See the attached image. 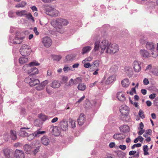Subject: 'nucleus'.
Instances as JSON below:
<instances>
[{"instance_id": "nucleus-60", "label": "nucleus", "mask_w": 158, "mask_h": 158, "mask_svg": "<svg viewBox=\"0 0 158 158\" xmlns=\"http://www.w3.org/2000/svg\"><path fill=\"white\" fill-rule=\"evenodd\" d=\"M20 3L22 6V8L24 7L27 4V3L24 1H22Z\"/></svg>"}, {"instance_id": "nucleus-43", "label": "nucleus", "mask_w": 158, "mask_h": 158, "mask_svg": "<svg viewBox=\"0 0 158 158\" xmlns=\"http://www.w3.org/2000/svg\"><path fill=\"white\" fill-rule=\"evenodd\" d=\"M99 69L98 68H94V69H92V68H90V71H94L95 70V71H94L93 73V75H97L98 74V71H99Z\"/></svg>"}, {"instance_id": "nucleus-5", "label": "nucleus", "mask_w": 158, "mask_h": 158, "mask_svg": "<svg viewBox=\"0 0 158 158\" xmlns=\"http://www.w3.org/2000/svg\"><path fill=\"white\" fill-rule=\"evenodd\" d=\"M45 13L51 17H57L60 15V12L55 8L50 6H48L45 9Z\"/></svg>"}, {"instance_id": "nucleus-12", "label": "nucleus", "mask_w": 158, "mask_h": 158, "mask_svg": "<svg viewBox=\"0 0 158 158\" xmlns=\"http://www.w3.org/2000/svg\"><path fill=\"white\" fill-rule=\"evenodd\" d=\"M42 42L44 46L46 48H49L52 44V41L50 38L46 36L42 39Z\"/></svg>"}, {"instance_id": "nucleus-17", "label": "nucleus", "mask_w": 158, "mask_h": 158, "mask_svg": "<svg viewBox=\"0 0 158 158\" xmlns=\"http://www.w3.org/2000/svg\"><path fill=\"white\" fill-rule=\"evenodd\" d=\"M40 142L39 141H34L32 142V145L36 147V148L34 149L33 151V153L35 155L39 150L40 146H39Z\"/></svg>"}, {"instance_id": "nucleus-20", "label": "nucleus", "mask_w": 158, "mask_h": 158, "mask_svg": "<svg viewBox=\"0 0 158 158\" xmlns=\"http://www.w3.org/2000/svg\"><path fill=\"white\" fill-rule=\"evenodd\" d=\"M61 85V83L57 80L52 81L51 84V87L53 89H57L60 87Z\"/></svg>"}, {"instance_id": "nucleus-38", "label": "nucleus", "mask_w": 158, "mask_h": 158, "mask_svg": "<svg viewBox=\"0 0 158 158\" xmlns=\"http://www.w3.org/2000/svg\"><path fill=\"white\" fill-rule=\"evenodd\" d=\"M19 135L21 136H26L28 135V133L24 131L21 130L19 132Z\"/></svg>"}, {"instance_id": "nucleus-2", "label": "nucleus", "mask_w": 158, "mask_h": 158, "mask_svg": "<svg viewBox=\"0 0 158 158\" xmlns=\"http://www.w3.org/2000/svg\"><path fill=\"white\" fill-rule=\"evenodd\" d=\"M110 44L108 41L106 40L102 41L100 43L99 40H97L94 43V50L95 51H99L101 53H103L105 51L106 53V50L108 49Z\"/></svg>"}, {"instance_id": "nucleus-52", "label": "nucleus", "mask_w": 158, "mask_h": 158, "mask_svg": "<svg viewBox=\"0 0 158 158\" xmlns=\"http://www.w3.org/2000/svg\"><path fill=\"white\" fill-rule=\"evenodd\" d=\"M139 41L141 44H144L146 42V39L145 37H144L143 39H140Z\"/></svg>"}, {"instance_id": "nucleus-33", "label": "nucleus", "mask_w": 158, "mask_h": 158, "mask_svg": "<svg viewBox=\"0 0 158 158\" xmlns=\"http://www.w3.org/2000/svg\"><path fill=\"white\" fill-rule=\"evenodd\" d=\"M76 57V56L74 55H68L66 56V59L67 61H72L74 60Z\"/></svg>"}, {"instance_id": "nucleus-28", "label": "nucleus", "mask_w": 158, "mask_h": 158, "mask_svg": "<svg viewBox=\"0 0 158 158\" xmlns=\"http://www.w3.org/2000/svg\"><path fill=\"white\" fill-rule=\"evenodd\" d=\"M115 80V77L114 75L111 76L109 77L106 81V83L109 84Z\"/></svg>"}, {"instance_id": "nucleus-22", "label": "nucleus", "mask_w": 158, "mask_h": 158, "mask_svg": "<svg viewBox=\"0 0 158 158\" xmlns=\"http://www.w3.org/2000/svg\"><path fill=\"white\" fill-rule=\"evenodd\" d=\"M41 142L43 144L46 146L49 144L50 140L47 137L44 136L41 138Z\"/></svg>"}, {"instance_id": "nucleus-37", "label": "nucleus", "mask_w": 158, "mask_h": 158, "mask_svg": "<svg viewBox=\"0 0 158 158\" xmlns=\"http://www.w3.org/2000/svg\"><path fill=\"white\" fill-rule=\"evenodd\" d=\"M118 69V67L116 65H113L111 66L110 69V71L112 72H115Z\"/></svg>"}, {"instance_id": "nucleus-7", "label": "nucleus", "mask_w": 158, "mask_h": 158, "mask_svg": "<svg viewBox=\"0 0 158 158\" xmlns=\"http://www.w3.org/2000/svg\"><path fill=\"white\" fill-rule=\"evenodd\" d=\"M24 81L26 83L29 84L30 86H34L40 83L39 80L35 78L31 75H30L26 78Z\"/></svg>"}, {"instance_id": "nucleus-34", "label": "nucleus", "mask_w": 158, "mask_h": 158, "mask_svg": "<svg viewBox=\"0 0 158 158\" xmlns=\"http://www.w3.org/2000/svg\"><path fill=\"white\" fill-rule=\"evenodd\" d=\"M26 17L27 19L31 21L33 23L35 22L34 18L31 13H29L28 14L27 13Z\"/></svg>"}, {"instance_id": "nucleus-14", "label": "nucleus", "mask_w": 158, "mask_h": 158, "mask_svg": "<svg viewBox=\"0 0 158 158\" xmlns=\"http://www.w3.org/2000/svg\"><path fill=\"white\" fill-rule=\"evenodd\" d=\"M14 156L16 158H24L25 154L23 151L22 150L16 149L15 152Z\"/></svg>"}, {"instance_id": "nucleus-44", "label": "nucleus", "mask_w": 158, "mask_h": 158, "mask_svg": "<svg viewBox=\"0 0 158 158\" xmlns=\"http://www.w3.org/2000/svg\"><path fill=\"white\" fill-rule=\"evenodd\" d=\"M34 124V125L37 127H40L41 125L40 121L38 119H36L35 121Z\"/></svg>"}, {"instance_id": "nucleus-51", "label": "nucleus", "mask_w": 158, "mask_h": 158, "mask_svg": "<svg viewBox=\"0 0 158 158\" xmlns=\"http://www.w3.org/2000/svg\"><path fill=\"white\" fill-rule=\"evenodd\" d=\"M81 81L82 80L81 79V78L79 77H77L74 80V81L75 82V84H77L79 82H81Z\"/></svg>"}, {"instance_id": "nucleus-10", "label": "nucleus", "mask_w": 158, "mask_h": 158, "mask_svg": "<svg viewBox=\"0 0 158 158\" xmlns=\"http://www.w3.org/2000/svg\"><path fill=\"white\" fill-rule=\"evenodd\" d=\"M45 133L44 131H40L39 130H37L34 133L30 134L27 137V139L31 140L34 139L35 137H39L41 135Z\"/></svg>"}, {"instance_id": "nucleus-21", "label": "nucleus", "mask_w": 158, "mask_h": 158, "mask_svg": "<svg viewBox=\"0 0 158 158\" xmlns=\"http://www.w3.org/2000/svg\"><path fill=\"white\" fill-rule=\"evenodd\" d=\"M121 84L123 87L125 88L127 87L130 84L129 80L127 78L124 79L122 81Z\"/></svg>"}, {"instance_id": "nucleus-39", "label": "nucleus", "mask_w": 158, "mask_h": 158, "mask_svg": "<svg viewBox=\"0 0 158 158\" xmlns=\"http://www.w3.org/2000/svg\"><path fill=\"white\" fill-rule=\"evenodd\" d=\"M152 132V131L150 129L146 130L145 134L143 135V136L145 138L147 137L148 135H151Z\"/></svg>"}, {"instance_id": "nucleus-49", "label": "nucleus", "mask_w": 158, "mask_h": 158, "mask_svg": "<svg viewBox=\"0 0 158 158\" xmlns=\"http://www.w3.org/2000/svg\"><path fill=\"white\" fill-rule=\"evenodd\" d=\"M84 67L85 68H90H90H92V65H91L90 63H84Z\"/></svg>"}, {"instance_id": "nucleus-27", "label": "nucleus", "mask_w": 158, "mask_h": 158, "mask_svg": "<svg viewBox=\"0 0 158 158\" xmlns=\"http://www.w3.org/2000/svg\"><path fill=\"white\" fill-rule=\"evenodd\" d=\"M11 151V150L8 148H6L3 150L4 155L6 158H9L10 157Z\"/></svg>"}, {"instance_id": "nucleus-6", "label": "nucleus", "mask_w": 158, "mask_h": 158, "mask_svg": "<svg viewBox=\"0 0 158 158\" xmlns=\"http://www.w3.org/2000/svg\"><path fill=\"white\" fill-rule=\"evenodd\" d=\"M61 128H74L76 127L75 121L71 118L69 119V123L65 119H63L60 123Z\"/></svg>"}, {"instance_id": "nucleus-48", "label": "nucleus", "mask_w": 158, "mask_h": 158, "mask_svg": "<svg viewBox=\"0 0 158 158\" xmlns=\"http://www.w3.org/2000/svg\"><path fill=\"white\" fill-rule=\"evenodd\" d=\"M92 60V58L91 57H89L85 58L82 61V63H85L88 61H90Z\"/></svg>"}, {"instance_id": "nucleus-8", "label": "nucleus", "mask_w": 158, "mask_h": 158, "mask_svg": "<svg viewBox=\"0 0 158 158\" xmlns=\"http://www.w3.org/2000/svg\"><path fill=\"white\" fill-rule=\"evenodd\" d=\"M30 47L27 45L23 44L20 48V52L23 56H27L29 55L31 52Z\"/></svg>"}, {"instance_id": "nucleus-23", "label": "nucleus", "mask_w": 158, "mask_h": 158, "mask_svg": "<svg viewBox=\"0 0 158 158\" xmlns=\"http://www.w3.org/2000/svg\"><path fill=\"white\" fill-rule=\"evenodd\" d=\"M10 134L12 140H15L16 139L17 136L15 131L14 130H11L10 131Z\"/></svg>"}, {"instance_id": "nucleus-31", "label": "nucleus", "mask_w": 158, "mask_h": 158, "mask_svg": "<svg viewBox=\"0 0 158 158\" xmlns=\"http://www.w3.org/2000/svg\"><path fill=\"white\" fill-rule=\"evenodd\" d=\"M28 61V59L27 57H22L19 58V62L20 64H23L26 63Z\"/></svg>"}, {"instance_id": "nucleus-3", "label": "nucleus", "mask_w": 158, "mask_h": 158, "mask_svg": "<svg viewBox=\"0 0 158 158\" xmlns=\"http://www.w3.org/2000/svg\"><path fill=\"white\" fill-rule=\"evenodd\" d=\"M39 65L40 64L37 61H33L28 64L24 65L23 68V69L24 70H26L29 74H31L30 75H35L38 74L39 71L37 68L33 66Z\"/></svg>"}, {"instance_id": "nucleus-29", "label": "nucleus", "mask_w": 158, "mask_h": 158, "mask_svg": "<svg viewBox=\"0 0 158 158\" xmlns=\"http://www.w3.org/2000/svg\"><path fill=\"white\" fill-rule=\"evenodd\" d=\"M27 12L26 10H22L20 11H18L16 12V15L19 16H26Z\"/></svg>"}, {"instance_id": "nucleus-25", "label": "nucleus", "mask_w": 158, "mask_h": 158, "mask_svg": "<svg viewBox=\"0 0 158 158\" xmlns=\"http://www.w3.org/2000/svg\"><path fill=\"white\" fill-rule=\"evenodd\" d=\"M92 48L90 46H87L83 47L82 48L81 53L84 55L89 52L91 50Z\"/></svg>"}, {"instance_id": "nucleus-13", "label": "nucleus", "mask_w": 158, "mask_h": 158, "mask_svg": "<svg viewBox=\"0 0 158 158\" xmlns=\"http://www.w3.org/2000/svg\"><path fill=\"white\" fill-rule=\"evenodd\" d=\"M133 68L135 72H139L141 71V67L140 62L137 61H134L132 65Z\"/></svg>"}, {"instance_id": "nucleus-55", "label": "nucleus", "mask_w": 158, "mask_h": 158, "mask_svg": "<svg viewBox=\"0 0 158 158\" xmlns=\"http://www.w3.org/2000/svg\"><path fill=\"white\" fill-rule=\"evenodd\" d=\"M48 83V81L47 80H45L42 82L41 84L43 85V87H44L45 85H46Z\"/></svg>"}, {"instance_id": "nucleus-56", "label": "nucleus", "mask_w": 158, "mask_h": 158, "mask_svg": "<svg viewBox=\"0 0 158 158\" xmlns=\"http://www.w3.org/2000/svg\"><path fill=\"white\" fill-rule=\"evenodd\" d=\"M34 32L36 35H39V32L37 31V28L36 27H35L33 29Z\"/></svg>"}, {"instance_id": "nucleus-59", "label": "nucleus", "mask_w": 158, "mask_h": 158, "mask_svg": "<svg viewBox=\"0 0 158 158\" xmlns=\"http://www.w3.org/2000/svg\"><path fill=\"white\" fill-rule=\"evenodd\" d=\"M143 84L145 85H147L149 84V81L148 79L147 78H145L143 80Z\"/></svg>"}, {"instance_id": "nucleus-41", "label": "nucleus", "mask_w": 158, "mask_h": 158, "mask_svg": "<svg viewBox=\"0 0 158 158\" xmlns=\"http://www.w3.org/2000/svg\"><path fill=\"white\" fill-rule=\"evenodd\" d=\"M139 115L142 118H145V115L143 111L141 110H140L139 113Z\"/></svg>"}, {"instance_id": "nucleus-40", "label": "nucleus", "mask_w": 158, "mask_h": 158, "mask_svg": "<svg viewBox=\"0 0 158 158\" xmlns=\"http://www.w3.org/2000/svg\"><path fill=\"white\" fill-rule=\"evenodd\" d=\"M75 84V82L74 81V80L73 79H71L69 82V83L67 84H66V85L67 86L69 87L71 86H72L73 85Z\"/></svg>"}, {"instance_id": "nucleus-32", "label": "nucleus", "mask_w": 158, "mask_h": 158, "mask_svg": "<svg viewBox=\"0 0 158 158\" xmlns=\"http://www.w3.org/2000/svg\"><path fill=\"white\" fill-rule=\"evenodd\" d=\"M23 38L16 37L14 39L13 43L14 44H19L23 41Z\"/></svg>"}, {"instance_id": "nucleus-16", "label": "nucleus", "mask_w": 158, "mask_h": 158, "mask_svg": "<svg viewBox=\"0 0 158 158\" xmlns=\"http://www.w3.org/2000/svg\"><path fill=\"white\" fill-rule=\"evenodd\" d=\"M125 71L129 77H131L133 74V71L131 67L126 66L124 68Z\"/></svg>"}, {"instance_id": "nucleus-53", "label": "nucleus", "mask_w": 158, "mask_h": 158, "mask_svg": "<svg viewBox=\"0 0 158 158\" xmlns=\"http://www.w3.org/2000/svg\"><path fill=\"white\" fill-rule=\"evenodd\" d=\"M156 96V94L153 93L150 94L149 96V98L151 99H153Z\"/></svg>"}, {"instance_id": "nucleus-42", "label": "nucleus", "mask_w": 158, "mask_h": 158, "mask_svg": "<svg viewBox=\"0 0 158 158\" xmlns=\"http://www.w3.org/2000/svg\"><path fill=\"white\" fill-rule=\"evenodd\" d=\"M121 134H115L113 136V138L115 139H123V138L122 137H121L119 135Z\"/></svg>"}, {"instance_id": "nucleus-15", "label": "nucleus", "mask_w": 158, "mask_h": 158, "mask_svg": "<svg viewBox=\"0 0 158 158\" xmlns=\"http://www.w3.org/2000/svg\"><path fill=\"white\" fill-rule=\"evenodd\" d=\"M149 52L147 50L141 49L139 51L141 56L143 58H148L151 56V54L149 53Z\"/></svg>"}, {"instance_id": "nucleus-1", "label": "nucleus", "mask_w": 158, "mask_h": 158, "mask_svg": "<svg viewBox=\"0 0 158 158\" xmlns=\"http://www.w3.org/2000/svg\"><path fill=\"white\" fill-rule=\"evenodd\" d=\"M69 23L67 19L61 18H57L51 22V25L56 28L57 31L61 34L64 32V28L63 26H67Z\"/></svg>"}, {"instance_id": "nucleus-46", "label": "nucleus", "mask_w": 158, "mask_h": 158, "mask_svg": "<svg viewBox=\"0 0 158 158\" xmlns=\"http://www.w3.org/2000/svg\"><path fill=\"white\" fill-rule=\"evenodd\" d=\"M68 78L66 76H63L61 79V82L63 83H66L68 81Z\"/></svg>"}, {"instance_id": "nucleus-62", "label": "nucleus", "mask_w": 158, "mask_h": 158, "mask_svg": "<svg viewBox=\"0 0 158 158\" xmlns=\"http://www.w3.org/2000/svg\"><path fill=\"white\" fill-rule=\"evenodd\" d=\"M136 152V151H131L129 152V154L130 156H131L134 155Z\"/></svg>"}, {"instance_id": "nucleus-50", "label": "nucleus", "mask_w": 158, "mask_h": 158, "mask_svg": "<svg viewBox=\"0 0 158 158\" xmlns=\"http://www.w3.org/2000/svg\"><path fill=\"white\" fill-rule=\"evenodd\" d=\"M141 146V144L139 143H138L134 144L131 147V149H133L135 147H139Z\"/></svg>"}, {"instance_id": "nucleus-18", "label": "nucleus", "mask_w": 158, "mask_h": 158, "mask_svg": "<svg viewBox=\"0 0 158 158\" xmlns=\"http://www.w3.org/2000/svg\"><path fill=\"white\" fill-rule=\"evenodd\" d=\"M85 121V116L83 113H81L77 121L78 124L80 125H81L83 124Z\"/></svg>"}, {"instance_id": "nucleus-4", "label": "nucleus", "mask_w": 158, "mask_h": 158, "mask_svg": "<svg viewBox=\"0 0 158 158\" xmlns=\"http://www.w3.org/2000/svg\"><path fill=\"white\" fill-rule=\"evenodd\" d=\"M154 44L151 42H147L145 46L147 50L151 54L152 56L154 58L158 56L157 52L156 50Z\"/></svg>"}, {"instance_id": "nucleus-63", "label": "nucleus", "mask_w": 158, "mask_h": 158, "mask_svg": "<svg viewBox=\"0 0 158 158\" xmlns=\"http://www.w3.org/2000/svg\"><path fill=\"white\" fill-rule=\"evenodd\" d=\"M154 103L156 106H158V97L156 98L154 101Z\"/></svg>"}, {"instance_id": "nucleus-30", "label": "nucleus", "mask_w": 158, "mask_h": 158, "mask_svg": "<svg viewBox=\"0 0 158 158\" xmlns=\"http://www.w3.org/2000/svg\"><path fill=\"white\" fill-rule=\"evenodd\" d=\"M24 150L27 153H29L32 151V148L28 144H26L23 147Z\"/></svg>"}, {"instance_id": "nucleus-11", "label": "nucleus", "mask_w": 158, "mask_h": 158, "mask_svg": "<svg viewBox=\"0 0 158 158\" xmlns=\"http://www.w3.org/2000/svg\"><path fill=\"white\" fill-rule=\"evenodd\" d=\"M120 111L122 117H127L128 116L129 110V107L125 105H122L120 108Z\"/></svg>"}, {"instance_id": "nucleus-61", "label": "nucleus", "mask_w": 158, "mask_h": 158, "mask_svg": "<svg viewBox=\"0 0 158 158\" xmlns=\"http://www.w3.org/2000/svg\"><path fill=\"white\" fill-rule=\"evenodd\" d=\"M21 145H22L21 143H20L18 142V143H15L14 145V147H20V146Z\"/></svg>"}, {"instance_id": "nucleus-57", "label": "nucleus", "mask_w": 158, "mask_h": 158, "mask_svg": "<svg viewBox=\"0 0 158 158\" xmlns=\"http://www.w3.org/2000/svg\"><path fill=\"white\" fill-rule=\"evenodd\" d=\"M85 98V96H83L77 102V103H79L81 102L83 100H84V99Z\"/></svg>"}, {"instance_id": "nucleus-24", "label": "nucleus", "mask_w": 158, "mask_h": 158, "mask_svg": "<svg viewBox=\"0 0 158 158\" xmlns=\"http://www.w3.org/2000/svg\"><path fill=\"white\" fill-rule=\"evenodd\" d=\"M86 88V85L83 83H79L77 87L78 89L80 91H84L85 90Z\"/></svg>"}, {"instance_id": "nucleus-26", "label": "nucleus", "mask_w": 158, "mask_h": 158, "mask_svg": "<svg viewBox=\"0 0 158 158\" xmlns=\"http://www.w3.org/2000/svg\"><path fill=\"white\" fill-rule=\"evenodd\" d=\"M52 133L54 136H58L60 133V129H52Z\"/></svg>"}, {"instance_id": "nucleus-19", "label": "nucleus", "mask_w": 158, "mask_h": 158, "mask_svg": "<svg viewBox=\"0 0 158 158\" xmlns=\"http://www.w3.org/2000/svg\"><path fill=\"white\" fill-rule=\"evenodd\" d=\"M125 95V93L122 92H118L117 94V97L118 99L122 102H123L125 100L126 98Z\"/></svg>"}, {"instance_id": "nucleus-58", "label": "nucleus", "mask_w": 158, "mask_h": 158, "mask_svg": "<svg viewBox=\"0 0 158 158\" xmlns=\"http://www.w3.org/2000/svg\"><path fill=\"white\" fill-rule=\"evenodd\" d=\"M120 131L123 133H126L129 131V129H120Z\"/></svg>"}, {"instance_id": "nucleus-35", "label": "nucleus", "mask_w": 158, "mask_h": 158, "mask_svg": "<svg viewBox=\"0 0 158 158\" xmlns=\"http://www.w3.org/2000/svg\"><path fill=\"white\" fill-rule=\"evenodd\" d=\"M99 61L98 60H96L93 62V64L92 65V69L94 68H98L99 66Z\"/></svg>"}, {"instance_id": "nucleus-45", "label": "nucleus", "mask_w": 158, "mask_h": 158, "mask_svg": "<svg viewBox=\"0 0 158 158\" xmlns=\"http://www.w3.org/2000/svg\"><path fill=\"white\" fill-rule=\"evenodd\" d=\"M39 85L35 87L36 89L37 90H41L43 89L44 87H43L41 84H39Z\"/></svg>"}, {"instance_id": "nucleus-47", "label": "nucleus", "mask_w": 158, "mask_h": 158, "mask_svg": "<svg viewBox=\"0 0 158 158\" xmlns=\"http://www.w3.org/2000/svg\"><path fill=\"white\" fill-rule=\"evenodd\" d=\"M53 58L54 60L59 61L61 59V57L60 55H54Z\"/></svg>"}, {"instance_id": "nucleus-54", "label": "nucleus", "mask_w": 158, "mask_h": 158, "mask_svg": "<svg viewBox=\"0 0 158 158\" xmlns=\"http://www.w3.org/2000/svg\"><path fill=\"white\" fill-rule=\"evenodd\" d=\"M119 148L123 150H125L126 148V146L125 145H121L119 146Z\"/></svg>"}, {"instance_id": "nucleus-36", "label": "nucleus", "mask_w": 158, "mask_h": 158, "mask_svg": "<svg viewBox=\"0 0 158 158\" xmlns=\"http://www.w3.org/2000/svg\"><path fill=\"white\" fill-rule=\"evenodd\" d=\"M39 117L43 121H45L48 118L47 116L42 114L39 115Z\"/></svg>"}, {"instance_id": "nucleus-9", "label": "nucleus", "mask_w": 158, "mask_h": 158, "mask_svg": "<svg viewBox=\"0 0 158 158\" xmlns=\"http://www.w3.org/2000/svg\"><path fill=\"white\" fill-rule=\"evenodd\" d=\"M106 50V53L114 54L119 50L118 46L115 44H110L108 49Z\"/></svg>"}, {"instance_id": "nucleus-64", "label": "nucleus", "mask_w": 158, "mask_h": 158, "mask_svg": "<svg viewBox=\"0 0 158 158\" xmlns=\"http://www.w3.org/2000/svg\"><path fill=\"white\" fill-rule=\"evenodd\" d=\"M154 73L155 75L158 76V68L155 69L154 71Z\"/></svg>"}]
</instances>
